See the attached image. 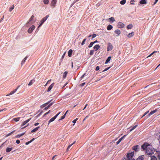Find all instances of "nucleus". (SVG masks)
Wrapping results in <instances>:
<instances>
[{
  "mask_svg": "<svg viewBox=\"0 0 160 160\" xmlns=\"http://www.w3.org/2000/svg\"><path fill=\"white\" fill-rule=\"evenodd\" d=\"M154 151L152 148V146H148L147 149L146 150V153L148 155H151L153 153Z\"/></svg>",
  "mask_w": 160,
  "mask_h": 160,
  "instance_id": "obj_1",
  "label": "nucleus"
},
{
  "mask_svg": "<svg viewBox=\"0 0 160 160\" xmlns=\"http://www.w3.org/2000/svg\"><path fill=\"white\" fill-rule=\"evenodd\" d=\"M134 154V152L133 151L132 152L130 153H128L127 155V158L128 159L130 160L133 157Z\"/></svg>",
  "mask_w": 160,
  "mask_h": 160,
  "instance_id": "obj_2",
  "label": "nucleus"
},
{
  "mask_svg": "<svg viewBox=\"0 0 160 160\" xmlns=\"http://www.w3.org/2000/svg\"><path fill=\"white\" fill-rule=\"evenodd\" d=\"M113 48V46L112 44L110 42L108 43L107 51H109L112 50Z\"/></svg>",
  "mask_w": 160,
  "mask_h": 160,
  "instance_id": "obj_3",
  "label": "nucleus"
},
{
  "mask_svg": "<svg viewBox=\"0 0 160 160\" xmlns=\"http://www.w3.org/2000/svg\"><path fill=\"white\" fill-rule=\"evenodd\" d=\"M35 27L34 25H32L28 29V33H31L32 31L35 29Z\"/></svg>",
  "mask_w": 160,
  "mask_h": 160,
  "instance_id": "obj_4",
  "label": "nucleus"
},
{
  "mask_svg": "<svg viewBox=\"0 0 160 160\" xmlns=\"http://www.w3.org/2000/svg\"><path fill=\"white\" fill-rule=\"evenodd\" d=\"M148 145H150L148 144L147 143H145L142 146L141 148L143 150H145L146 149V150Z\"/></svg>",
  "mask_w": 160,
  "mask_h": 160,
  "instance_id": "obj_5",
  "label": "nucleus"
},
{
  "mask_svg": "<svg viewBox=\"0 0 160 160\" xmlns=\"http://www.w3.org/2000/svg\"><path fill=\"white\" fill-rule=\"evenodd\" d=\"M125 26V25L121 22H119L117 26L118 28H123Z\"/></svg>",
  "mask_w": 160,
  "mask_h": 160,
  "instance_id": "obj_6",
  "label": "nucleus"
},
{
  "mask_svg": "<svg viewBox=\"0 0 160 160\" xmlns=\"http://www.w3.org/2000/svg\"><path fill=\"white\" fill-rule=\"evenodd\" d=\"M144 155H141L138 157L136 160H144ZM131 160H135L134 159H132Z\"/></svg>",
  "mask_w": 160,
  "mask_h": 160,
  "instance_id": "obj_7",
  "label": "nucleus"
},
{
  "mask_svg": "<svg viewBox=\"0 0 160 160\" xmlns=\"http://www.w3.org/2000/svg\"><path fill=\"white\" fill-rule=\"evenodd\" d=\"M54 83H53L52 84H51V85L49 86V87L48 88V90H47V92H49L50 91V90H51V89L54 86Z\"/></svg>",
  "mask_w": 160,
  "mask_h": 160,
  "instance_id": "obj_8",
  "label": "nucleus"
},
{
  "mask_svg": "<svg viewBox=\"0 0 160 160\" xmlns=\"http://www.w3.org/2000/svg\"><path fill=\"white\" fill-rule=\"evenodd\" d=\"M57 2V0H52V2H51V6H53V7H54Z\"/></svg>",
  "mask_w": 160,
  "mask_h": 160,
  "instance_id": "obj_9",
  "label": "nucleus"
},
{
  "mask_svg": "<svg viewBox=\"0 0 160 160\" xmlns=\"http://www.w3.org/2000/svg\"><path fill=\"white\" fill-rule=\"evenodd\" d=\"M28 58V56H27L22 60L21 64V66H22L25 63L26 60H27Z\"/></svg>",
  "mask_w": 160,
  "mask_h": 160,
  "instance_id": "obj_10",
  "label": "nucleus"
},
{
  "mask_svg": "<svg viewBox=\"0 0 160 160\" xmlns=\"http://www.w3.org/2000/svg\"><path fill=\"white\" fill-rule=\"evenodd\" d=\"M31 118H30L29 119H28L27 120H26L25 121H24L23 122L22 124L21 125V126L22 127L23 126L25 125L28 122L30 121V120H31Z\"/></svg>",
  "mask_w": 160,
  "mask_h": 160,
  "instance_id": "obj_11",
  "label": "nucleus"
},
{
  "mask_svg": "<svg viewBox=\"0 0 160 160\" xmlns=\"http://www.w3.org/2000/svg\"><path fill=\"white\" fill-rule=\"evenodd\" d=\"M17 91V89H15L13 91H11L10 93H9V94H7L6 95V96H8L10 95H12L14 93H15L16 91Z\"/></svg>",
  "mask_w": 160,
  "mask_h": 160,
  "instance_id": "obj_12",
  "label": "nucleus"
},
{
  "mask_svg": "<svg viewBox=\"0 0 160 160\" xmlns=\"http://www.w3.org/2000/svg\"><path fill=\"white\" fill-rule=\"evenodd\" d=\"M134 35V32H132L131 33H129L128 35V37L129 38H130L132 37Z\"/></svg>",
  "mask_w": 160,
  "mask_h": 160,
  "instance_id": "obj_13",
  "label": "nucleus"
},
{
  "mask_svg": "<svg viewBox=\"0 0 160 160\" xmlns=\"http://www.w3.org/2000/svg\"><path fill=\"white\" fill-rule=\"evenodd\" d=\"M56 118L54 116L52 118L48 121V125H49L50 122L53 121Z\"/></svg>",
  "mask_w": 160,
  "mask_h": 160,
  "instance_id": "obj_14",
  "label": "nucleus"
},
{
  "mask_svg": "<svg viewBox=\"0 0 160 160\" xmlns=\"http://www.w3.org/2000/svg\"><path fill=\"white\" fill-rule=\"evenodd\" d=\"M50 102V101H49L48 102L46 103L43 105H42L40 107L41 108H43L44 107L46 106L48 104H49Z\"/></svg>",
  "mask_w": 160,
  "mask_h": 160,
  "instance_id": "obj_15",
  "label": "nucleus"
},
{
  "mask_svg": "<svg viewBox=\"0 0 160 160\" xmlns=\"http://www.w3.org/2000/svg\"><path fill=\"white\" fill-rule=\"evenodd\" d=\"M40 128L39 127H37L36 128H35L34 129H33L31 131L32 133H33L34 132H36L38 129Z\"/></svg>",
  "mask_w": 160,
  "mask_h": 160,
  "instance_id": "obj_16",
  "label": "nucleus"
},
{
  "mask_svg": "<svg viewBox=\"0 0 160 160\" xmlns=\"http://www.w3.org/2000/svg\"><path fill=\"white\" fill-rule=\"evenodd\" d=\"M99 48L100 46L98 45H96L93 48L95 50V51H96Z\"/></svg>",
  "mask_w": 160,
  "mask_h": 160,
  "instance_id": "obj_17",
  "label": "nucleus"
},
{
  "mask_svg": "<svg viewBox=\"0 0 160 160\" xmlns=\"http://www.w3.org/2000/svg\"><path fill=\"white\" fill-rule=\"evenodd\" d=\"M72 52V49H70L68 52V56L69 57H71Z\"/></svg>",
  "mask_w": 160,
  "mask_h": 160,
  "instance_id": "obj_18",
  "label": "nucleus"
},
{
  "mask_svg": "<svg viewBox=\"0 0 160 160\" xmlns=\"http://www.w3.org/2000/svg\"><path fill=\"white\" fill-rule=\"evenodd\" d=\"M112 25H108L107 27V29L108 30H110L112 28Z\"/></svg>",
  "mask_w": 160,
  "mask_h": 160,
  "instance_id": "obj_19",
  "label": "nucleus"
},
{
  "mask_svg": "<svg viewBox=\"0 0 160 160\" xmlns=\"http://www.w3.org/2000/svg\"><path fill=\"white\" fill-rule=\"evenodd\" d=\"M111 58V57L109 56V57H108L105 62V64L108 63L110 61Z\"/></svg>",
  "mask_w": 160,
  "mask_h": 160,
  "instance_id": "obj_20",
  "label": "nucleus"
},
{
  "mask_svg": "<svg viewBox=\"0 0 160 160\" xmlns=\"http://www.w3.org/2000/svg\"><path fill=\"white\" fill-rule=\"evenodd\" d=\"M157 111V110L156 109L155 110H154L153 111H151L148 115V116H150V115L153 114H154V113H155V112H156V111Z\"/></svg>",
  "mask_w": 160,
  "mask_h": 160,
  "instance_id": "obj_21",
  "label": "nucleus"
},
{
  "mask_svg": "<svg viewBox=\"0 0 160 160\" xmlns=\"http://www.w3.org/2000/svg\"><path fill=\"white\" fill-rule=\"evenodd\" d=\"M25 134V132H23L20 134H18L15 136V137L16 138H20L21 136Z\"/></svg>",
  "mask_w": 160,
  "mask_h": 160,
  "instance_id": "obj_22",
  "label": "nucleus"
},
{
  "mask_svg": "<svg viewBox=\"0 0 160 160\" xmlns=\"http://www.w3.org/2000/svg\"><path fill=\"white\" fill-rule=\"evenodd\" d=\"M139 3L140 4H146L147 2L145 0H141L140 1Z\"/></svg>",
  "mask_w": 160,
  "mask_h": 160,
  "instance_id": "obj_23",
  "label": "nucleus"
},
{
  "mask_svg": "<svg viewBox=\"0 0 160 160\" xmlns=\"http://www.w3.org/2000/svg\"><path fill=\"white\" fill-rule=\"evenodd\" d=\"M115 32L116 33V34H118V35H119L121 33L120 30L118 29L116 30L115 31Z\"/></svg>",
  "mask_w": 160,
  "mask_h": 160,
  "instance_id": "obj_24",
  "label": "nucleus"
},
{
  "mask_svg": "<svg viewBox=\"0 0 160 160\" xmlns=\"http://www.w3.org/2000/svg\"><path fill=\"white\" fill-rule=\"evenodd\" d=\"M12 149V148H7L6 151L7 152H8L11 151Z\"/></svg>",
  "mask_w": 160,
  "mask_h": 160,
  "instance_id": "obj_25",
  "label": "nucleus"
},
{
  "mask_svg": "<svg viewBox=\"0 0 160 160\" xmlns=\"http://www.w3.org/2000/svg\"><path fill=\"white\" fill-rule=\"evenodd\" d=\"M49 15H47L44 18H43L42 20L44 22H45L46 20L48 19V18L49 17Z\"/></svg>",
  "mask_w": 160,
  "mask_h": 160,
  "instance_id": "obj_26",
  "label": "nucleus"
},
{
  "mask_svg": "<svg viewBox=\"0 0 160 160\" xmlns=\"http://www.w3.org/2000/svg\"><path fill=\"white\" fill-rule=\"evenodd\" d=\"M139 147L138 145H136L132 147V149L134 150L135 151H137L138 148Z\"/></svg>",
  "mask_w": 160,
  "mask_h": 160,
  "instance_id": "obj_27",
  "label": "nucleus"
},
{
  "mask_svg": "<svg viewBox=\"0 0 160 160\" xmlns=\"http://www.w3.org/2000/svg\"><path fill=\"white\" fill-rule=\"evenodd\" d=\"M68 72L67 71H65L63 73V78H65L67 76L68 74Z\"/></svg>",
  "mask_w": 160,
  "mask_h": 160,
  "instance_id": "obj_28",
  "label": "nucleus"
},
{
  "mask_svg": "<svg viewBox=\"0 0 160 160\" xmlns=\"http://www.w3.org/2000/svg\"><path fill=\"white\" fill-rule=\"evenodd\" d=\"M20 119V117L14 118L13 119V120L15 122L18 121Z\"/></svg>",
  "mask_w": 160,
  "mask_h": 160,
  "instance_id": "obj_29",
  "label": "nucleus"
},
{
  "mask_svg": "<svg viewBox=\"0 0 160 160\" xmlns=\"http://www.w3.org/2000/svg\"><path fill=\"white\" fill-rule=\"evenodd\" d=\"M53 103H50L48 106L46 107L44 109L45 110H47L51 106L52 104Z\"/></svg>",
  "mask_w": 160,
  "mask_h": 160,
  "instance_id": "obj_30",
  "label": "nucleus"
},
{
  "mask_svg": "<svg viewBox=\"0 0 160 160\" xmlns=\"http://www.w3.org/2000/svg\"><path fill=\"white\" fill-rule=\"evenodd\" d=\"M133 27V25L132 24H130L128 25L127 26V28L128 29H131Z\"/></svg>",
  "mask_w": 160,
  "mask_h": 160,
  "instance_id": "obj_31",
  "label": "nucleus"
},
{
  "mask_svg": "<svg viewBox=\"0 0 160 160\" xmlns=\"http://www.w3.org/2000/svg\"><path fill=\"white\" fill-rule=\"evenodd\" d=\"M109 19L110 20V21H112V22H113L114 21H115V19L113 17H112L110 18H109Z\"/></svg>",
  "mask_w": 160,
  "mask_h": 160,
  "instance_id": "obj_32",
  "label": "nucleus"
},
{
  "mask_svg": "<svg viewBox=\"0 0 160 160\" xmlns=\"http://www.w3.org/2000/svg\"><path fill=\"white\" fill-rule=\"evenodd\" d=\"M44 22L42 20L40 21V24L39 25L38 28H39V27H40L42 25V24L44 23Z\"/></svg>",
  "mask_w": 160,
  "mask_h": 160,
  "instance_id": "obj_33",
  "label": "nucleus"
},
{
  "mask_svg": "<svg viewBox=\"0 0 160 160\" xmlns=\"http://www.w3.org/2000/svg\"><path fill=\"white\" fill-rule=\"evenodd\" d=\"M150 160H157V158L154 156H153L151 157Z\"/></svg>",
  "mask_w": 160,
  "mask_h": 160,
  "instance_id": "obj_34",
  "label": "nucleus"
},
{
  "mask_svg": "<svg viewBox=\"0 0 160 160\" xmlns=\"http://www.w3.org/2000/svg\"><path fill=\"white\" fill-rule=\"evenodd\" d=\"M14 6L13 5H12V7H10L9 8V12H11L14 9Z\"/></svg>",
  "mask_w": 160,
  "mask_h": 160,
  "instance_id": "obj_35",
  "label": "nucleus"
},
{
  "mask_svg": "<svg viewBox=\"0 0 160 160\" xmlns=\"http://www.w3.org/2000/svg\"><path fill=\"white\" fill-rule=\"evenodd\" d=\"M157 156L159 160H160V152H157Z\"/></svg>",
  "mask_w": 160,
  "mask_h": 160,
  "instance_id": "obj_36",
  "label": "nucleus"
},
{
  "mask_svg": "<svg viewBox=\"0 0 160 160\" xmlns=\"http://www.w3.org/2000/svg\"><path fill=\"white\" fill-rule=\"evenodd\" d=\"M126 2V0H122L120 2V3L122 5H124Z\"/></svg>",
  "mask_w": 160,
  "mask_h": 160,
  "instance_id": "obj_37",
  "label": "nucleus"
},
{
  "mask_svg": "<svg viewBox=\"0 0 160 160\" xmlns=\"http://www.w3.org/2000/svg\"><path fill=\"white\" fill-rule=\"evenodd\" d=\"M95 43V42H91L88 46V48H90L92 47L94 44Z\"/></svg>",
  "mask_w": 160,
  "mask_h": 160,
  "instance_id": "obj_38",
  "label": "nucleus"
},
{
  "mask_svg": "<svg viewBox=\"0 0 160 160\" xmlns=\"http://www.w3.org/2000/svg\"><path fill=\"white\" fill-rule=\"evenodd\" d=\"M49 0H43V2L45 4H47L48 3Z\"/></svg>",
  "mask_w": 160,
  "mask_h": 160,
  "instance_id": "obj_39",
  "label": "nucleus"
},
{
  "mask_svg": "<svg viewBox=\"0 0 160 160\" xmlns=\"http://www.w3.org/2000/svg\"><path fill=\"white\" fill-rule=\"evenodd\" d=\"M138 126V125H136L134 126L130 130V131L131 132L133 130L135 129Z\"/></svg>",
  "mask_w": 160,
  "mask_h": 160,
  "instance_id": "obj_40",
  "label": "nucleus"
},
{
  "mask_svg": "<svg viewBox=\"0 0 160 160\" xmlns=\"http://www.w3.org/2000/svg\"><path fill=\"white\" fill-rule=\"evenodd\" d=\"M15 130H14L12 132L10 133H9L6 136V137H8L10 135H11L14 132H15Z\"/></svg>",
  "mask_w": 160,
  "mask_h": 160,
  "instance_id": "obj_41",
  "label": "nucleus"
},
{
  "mask_svg": "<svg viewBox=\"0 0 160 160\" xmlns=\"http://www.w3.org/2000/svg\"><path fill=\"white\" fill-rule=\"evenodd\" d=\"M86 40V38H85L84 39V40H83V41H82V43H81V45H83L84 44H85V41Z\"/></svg>",
  "mask_w": 160,
  "mask_h": 160,
  "instance_id": "obj_42",
  "label": "nucleus"
},
{
  "mask_svg": "<svg viewBox=\"0 0 160 160\" xmlns=\"http://www.w3.org/2000/svg\"><path fill=\"white\" fill-rule=\"evenodd\" d=\"M94 52V50H91L90 51V53H89L90 55H92L93 54Z\"/></svg>",
  "mask_w": 160,
  "mask_h": 160,
  "instance_id": "obj_43",
  "label": "nucleus"
},
{
  "mask_svg": "<svg viewBox=\"0 0 160 160\" xmlns=\"http://www.w3.org/2000/svg\"><path fill=\"white\" fill-rule=\"evenodd\" d=\"M126 136V135H124V136H123V137H122L118 140V141H119L120 142L122 141V139L124 138Z\"/></svg>",
  "mask_w": 160,
  "mask_h": 160,
  "instance_id": "obj_44",
  "label": "nucleus"
},
{
  "mask_svg": "<svg viewBox=\"0 0 160 160\" xmlns=\"http://www.w3.org/2000/svg\"><path fill=\"white\" fill-rule=\"evenodd\" d=\"M126 136V135H124V136H123V137H122L118 140V141H119L120 142L122 141V139L124 138Z\"/></svg>",
  "mask_w": 160,
  "mask_h": 160,
  "instance_id": "obj_45",
  "label": "nucleus"
},
{
  "mask_svg": "<svg viewBox=\"0 0 160 160\" xmlns=\"http://www.w3.org/2000/svg\"><path fill=\"white\" fill-rule=\"evenodd\" d=\"M126 136V135H124V136H123V137H122L118 140V141H119L120 142L122 141V139L124 138Z\"/></svg>",
  "mask_w": 160,
  "mask_h": 160,
  "instance_id": "obj_46",
  "label": "nucleus"
},
{
  "mask_svg": "<svg viewBox=\"0 0 160 160\" xmlns=\"http://www.w3.org/2000/svg\"><path fill=\"white\" fill-rule=\"evenodd\" d=\"M126 136V135H124V136H123V137H122L118 140V141H119L120 142L122 141V139L124 138Z\"/></svg>",
  "mask_w": 160,
  "mask_h": 160,
  "instance_id": "obj_47",
  "label": "nucleus"
},
{
  "mask_svg": "<svg viewBox=\"0 0 160 160\" xmlns=\"http://www.w3.org/2000/svg\"><path fill=\"white\" fill-rule=\"evenodd\" d=\"M65 115H63V116H62L60 118V119H59V121H60V120H62L63 119H64V118H65Z\"/></svg>",
  "mask_w": 160,
  "mask_h": 160,
  "instance_id": "obj_48",
  "label": "nucleus"
},
{
  "mask_svg": "<svg viewBox=\"0 0 160 160\" xmlns=\"http://www.w3.org/2000/svg\"><path fill=\"white\" fill-rule=\"evenodd\" d=\"M157 52V51H154L152 53L150 54L149 56H148V57L147 58H148V57H150L151 56L153 53H155V52Z\"/></svg>",
  "mask_w": 160,
  "mask_h": 160,
  "instance_id": "obj_49",
  "label": "nucleus"
},
{
  "mask_svg": "<svg viewBox=\"0 0 160 160\" xmlns=\"http://www.w3.org/2000/svg\"><path fill=\"white\" fill-rule=\"evenodd\" d=\"M34 16L33 15H32V16H31V17L30 18V19L29 20V22L32 21L33 20V19L34 18Z\"/></svg>",
  "mask_w": 160,
  "mask_h": 160,
  "instance_id": "obj_50",
  "label": "nucleus"
},
{
  "mask_svg": "<svg viewBox=\"0 0 160 160\" xmlns=\"http://www.w3.org/2000/svg\"><path fill=\"white\" fill-rule=\"evenodd\" d=\"M32 80H31V81L30 82L28 83V86H30L32 85Z\"/></svg>",
  "mask_w": 160,
  "mask_h": 160,
  "instance_id": "obj_51",
  "label": "nucleus"
},
{
  "mask_svg": "<svg viewBox=\"0 0 160 160\" xmlns=\"http://www.w3.org/2000/svg\"><path fill=\"white\" fill-rule=\"evenodd\" d=\"M110 68V67H108L107 68H106V69H105L104 70H103V71H102V72H103L105 71H106L107 70H108Z\"/></svg>",
  "mask_w": 160,
  "mask_h": 160,
  "instance_id": "obj_52",
  "label": "nucleus"
},
{
  "mask_svg": "<svg viewBox=\"0 0 160 160\" xmlns=\"http://www.w3.org/2000/svg\"><path fill=\"white\" fill-rule=\"evenodd\" d=\"M72 145V144H71V145H69L68 147V148H67V150H68L71 147V146Z\"/></svg>",
  "mask_w": 160,
  "mask_h": 160,
  "instance_id": "obj_53",
  "label": "nucleus"
},
{
  "mask_svg": "<svg viewBox=\"0 0 160 160\" xmlns=\"http://www.w3.org/2000/svg\"><path fill=\"white\" fill-rule=\"evenodd\" d=\"M50 111H51L50 110H49L48 112H46L45 113L44 115V116H45L46 115H47V114H48V113H49L50 112Z\"/></svg>",
  "mask_w": 160,
  "mask_h": 160,
  "instance_id": "obj_54",
  "label": "nucleus"
},
{
  "mask_svg": "<svg viewBox=\"0 0 160 160\" xmlns=\"http://www.w3.org/2000/svg\"><path fill=\"white\" fill-rule=\"evenodd\" d=\"M99 69H100L99 67L98 66H97V67L96 68V70L98 71V70H99Z\"/></svg>",
  "mask_w": 160,
  "mask_h": 160,
  "instance_id": "obj_55",
  "label": "nucleus"
},
{
  "mask_svg": "<svg viewBox=\"0 0 160 160\" xmlns=\"http://www.w3.org/2000/svg\"><path fill=\"white\" fill-rule=\"evenodd\" d=\"M96 36V35L95 34H93L92 35V38H94Z\"/></svg>",
  "mask_w": 160,
  "mask_h": 160,
  "instance_id": "obj_56",
  "label": "nucleus"
},
{
  "mask_svg": "<svg viewBox=\"0 0 160 160\" xmlns=\"http://www.w3.org/2000/svg\"><path fill=\"white\" fill-rule=\"evenodd\" d=\"M4 16L3 15L2 17V18L1 19V20H0V23L1 22L3 19L4 18Z\"/></svg>",
  "mask_w": 160,
  "mask_h": 160,
  "instance_id": "obj_57",
  "label": "nucleus"
},
{
  "mask_svg": "<svg viewBox=\"0 0 160 160\" xmlns=\"http://www.w3.org/2000/svg\"><path fill=\"white\" fill-rule=\"evenodd\" d=\"M16 142L17 144H19L20 142V140H17L16 141Z\"/></svg>",
  "mask_w": 160,
  "mask_h": 160,
  "instance_id": "obj_58",
  "label": "nucleus"
},
{
  "mask_svg": "<svg viewBox=\"0 0 160 160\" xmlns=\"http://www.w3.org/2000/svg\"><path fill=\"white\" fill-rule=\"evenodd\" d=\"M60 113H61V112H59L54 117L56 118L58 116V115L60 114Z\"/></svg>",
  "mask_w": 160,
  "mask_h": 160,
  "instance_id": "obj_59",
  "label": "nucleus"
},
{
  "mask_svg": "<svg viewBox=\"0 0 160 160\" xmlns=\"http://www.w3.org/2000/svg\"><path fill=\"white\" fill-rule=\"evenodd\" d=\"M78 119V118H77L76 119H74L73 121H72V122L74 123H75L76 122V121Z\"/></svg>",
  "mask_w": 160,
  "mask_h": 160,
  "instance_id": "obj_60",
  "label": "nucleus"
},
{
  "mask_svg": "<svg viewBox=\"0 0 160 160\" xmlns=\"http://www.w3.org/2000/svg\"><path fill=\"white\" fill-rule=\"evenodd\" d=\"M148 112L149 111H148L147 112H145L144 115H143L142 117L146 115Z\"/></svg>",
  "mask_w": 160,
  "mask_h": 160,
  "instance_id": "obj_61",
  "label": "nucleus"
},
{
  "mask_svg": "<svg viewBox=\"0 0 160 160\" xmlns=\"http://www.w3.org/2000/svg\"><path fill=\"white\" fill-rule=\"evenodd\" d=\"M31 142V141H29V142H26V144L27 145L28 144H29Z\"/></svg>",
  "mask_w": 160,
  "mask_h": 160,
  "instance_id": "obj_62",
  "label": "nucleus"
},
{
  "mask_svg": "<svg viewBox=\"0 0 160 160\" xmlns=\"http://www.w3.org/2000/svg\"><path fill=\"white\" fill-rule=\"evenodd\" d=\"M85 82H83V83H82L81 84V86H84L85 85Z\"/></svg>",
  "mask_w": 160,
  "mask_h": 160,
  "instance_id": "obj_63",
  "label": "nucleus"
},
{
  "mask_svg": "<svg viewBox=\"0 0 160 160\" xmlns=\"http://www.w3.org/2000/svg\"><path fill=\"white\" fill-rule=\"evenodd\" d=\"M56 156V155L54 156L52 158V160H54L55 157Z\"/></svg>",
  "mask_w": 160,
  "mask_h": 160,
  "instance_id": "obj_64",
  "label": "nucleus"
}]
</instances>
